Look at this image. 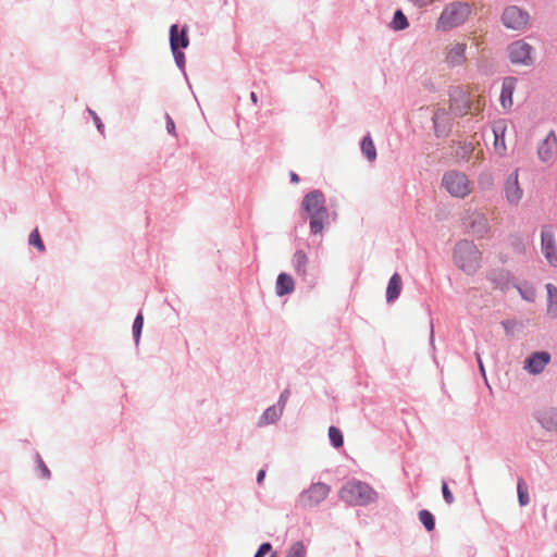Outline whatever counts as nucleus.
<instances>
[{"label": "nucleus", "instance_id": "nucleus-1", "mask_svg": "<svg viewBox=\"0 0 557 557\" xmlns=\"http://www.w3.org/2000/svg\"><path fill=\"white\" fill-rule=\"evenodd\" d=\"M454 263L468 275L474 274L481 267L482 252L471 240H460L454 248Z\"/></svg>", "mask_w": 557, "mask_h": 557}, {"label": "nucleus", "instance_id": "nucleus-2", "mask_svg": "<svg viewBox=\"0 0 557 557\" xmlns=\"http://www.w3.org/2000/svg\"><path fill=\"white\" fill-rule=\"evenodd\" d=\"M324 202V195L319 190L310 191L304 197L302 208L310 216V230L313 234L322 233L324 221L327 219Z\"/></svg>", "mask_w": 557, "mask_h": 557}, {"label": "nucleus", "instance_id": "nucleus-3", "mask_svg": "<svg viewBox=\"0 0 557 557\" xmlns=\"http://www.w3.org/2000/svg\"><path fill=\"white\" fill-rule=\"evenodd\" d=\"M339 497L351 506H366L375 502L376 492L367 483L351 481L346 483L339 491Z\"/></svg>", "mask_w": 557, "mask_h": 557}, {"label": "nucleus", "instance_id": "nucleus-4", "mask_svg": "<svg viewBox=\"0 0 557 557\" xmlns=\"http://www.w3.org/2000/svg\"><path fill=\"white\" fill-rule=\"evenodd\" d=\"M470 15V7L466 3L454 2L444 8L436 27L441 30L453 29L467 21Z\"/></svg>", "mask_w": 557, "mask_h": 557}, {"label": "nucleus", "instance_id": "nucleus-5", "mask_svg": "<svg viewBox=\"0 0 557 557\" xmlns=\"http://www.w3.org/2000/svg\"><path fill=\"white\" fill-rule=\"evenodd\" d=\"M442 184L454 197L465 198L472 191V184L465 173L450 171L444 174Z\"/></svg>", "mask_w": 557, "mask_h": 557}, {"label": "nucleus", "instance_id": "nucleus-6", "mask_svg": "<svg viewBox=\"0 0 557 557\" xmlns=\"http://www.w3.org/2000/svg\"><path fill=\"white\" fill-rule=\"evenodd\" d=\"M331 490V486L325 483H312L307 490L300 493L298 503L304 508H313L326 499Z\"/></svg>", "mask_w": 557, "mask_h": 557}, {"label": "nucleus", "instance_id": "nucleus-7", "mask_svg": "<svg viewBox=\"0 0 557 557\" xmlns=\"http://www.w3.org/2000/svg\"><path fill=\"white\" fill-rule=\"evenodd\" d=\"M462 224L469 234L478 238H485L491 235L488 219L484 213L478 211L469 212L463 218Z\"/></svg>", "mask_w": 557, "mask_h": 557}, {"label": "nucleus", "instance_id": "nucleus-8", "mask_svg": "<svg viewBox=\"0 0 557 557\" xmlns=\"http://www.w3.org/2000/svg\"><path fill=\"white\" fill-rule=\"evenodd\" d=\"M529 14L519 7L511 5L504 10L502 15L503 24L510 29L522 30L529 24Z\"/></svg>", "mask_w": 557, "mask_h": 557}, {"label": "nucleus", "instance_id": "nucleus-9", "mask_svg": "<svg viewBox=\"0 0 557 557\" xmlns=\"http://www.w3.org/2000/svg\"><path fill=\"white\" fill-rule=\"evenodd\" d=\"M541 248L546 261L557 267V246L554 231L550 226H543L541 232Z\"/></svg>", "mask_w": 557, "mask_h": 557}, {"label": "nucleus", "instance_id": "nucleus-10", "mask_svg": "<svg viewBox=\"0 0 557 557\" xmlns=\"http://www.w3.org/2000/svg\"><path fill=\"white\" fill-rule=\"evenodd\" d=\"M511 63L529 65L532 63V47L523 40H517L508 47Z\"/></svg>", "mask_w": 557, "mask_h": 557}, {"label": "nucleus", "instance_id": "nucleus-11", "mask_svg": "<svg viewBox=\"0 0 557 557\" xmlns=\"http://www.w3.org/2000/svg\"><path fill=\"white\" fill-rule=\"evenodd\" d=\"M552 356L547 351L533 352L524 360L523 369L530 374L542 373L550 362Z\"/></svg>", "mask_w": 557, "mask_h": 557}, {"label": "nucleus", "instance_id": "nucleus-12", "mask_svg": "<svg viewBox=\"0 0 557 557\" xmlns=\"http://www.w3.org/2000/svg\"><path fill=\"white\" fill-rule=\"evenodd\" d=\"M467 45L462 42H451L446 46L445 62L450 66L461 65L466 61Z\"/></svg>", "mask_w": 557, "mask_h": 557}, {"label": "nucleus", "instance_id": "nucleus-13", "mask_svg": "<svg viewBox=\"0 0 557 557\" xmlns=\"http://www.w3.org/2000/svg\"><path fill=\"white\" fill-rule=\"evenodd\" d=\"M434 131L437 136H446L451 126V114L446 109H437L433 114Z\"/></svg>", "mask_w": 557, "mask_h": 557}, {"label": "nucleus", "instance_id": "nucleus-14", "mask_svg": "<svg viewBox=\"0 0 557 557\" xmlns=\"http://www.w3.org/2000/svg\"><path fill=\"white\" fill-rule=\"evenodd\" d=\"M170 45L171 50L184 49L189 45V38L187 36V27L184 26L181 32L176 24L170 27Z\"/></svg>", "mask_w": 557, "mask_h": 557}, {"label": "nucleus", "instance_id": "nucleus-15", "mask_svg": "<svg viewBox=\"0 0 557 557\" xmlns=\"http://www.w3.org/2000/svg\"><path fill=\"white\" fill-rule=\"evenodd\" d=\"M506 198L509 202L517 205L521 197H522V190L518 183V174L517 172L511 174L506 183L505 187Z\"/></svg>", "mask_w": 557, "mask_h": 557}, {"label": "nucleus", "instance_id": "nucleus-16", "mask_svg": "<svg viewBox=\"0 0 557 557\" xmlns=\"http://www.w3.org/2000/svg\"><path fill=\"white\" fill-rule=\"evenodd\" d=\"M516 83L517 79L515 77H506L503 82L500 103L504 109H510L512 107V95L516 88Z\"/></svg>", "mask_w": 557, "mask_h": 557}, {"label": "nucleus", "instance_id": "nucleus-17", "mask_svg": "<svg viewBox=\"0 0 557 557\" xmlns=\"http://www.w3.org/2000/svg\"><path fill=\"white\" fill-rule=\"evenodd\" d=\"M505 132H506V122L504 120H499L494 123L493 133H494V148L497 153L500 156L506 152V144H505Z\"/></svg>", "mask_w": 557, "mask_h": 557}, {"label": "nucleus", "instance_id": "nucleus-18", "mask_svg": "<svg viewBox=\"0 0 557 557\" xmlns=\"http://www.w3.org/2000/svg\"><path fill=\"white\" fill-rule=\"evenodd\" d=\"M557 153V137L549 134L539 148V156L543 161H548Z\"/></svg>", "mask_w": 557, "mask_h": 557}, {"label": "nucleus", "instance_id": "nucleus-19", "mask_svg": "<svg viewBox=\"0 0 557 557\" xmlns=\"http://www.w3.org/2000/svg\"><path fill=\"white\" fill-rule=\"evenodd\" d=\"M401 287H403L401 277H400V275L398 273H395L391 277V280L388 282V285H387V288H386V300L388 302H392L395 299H397L398 296L400 295Z\"/></svg>", "mask_w": 557, "mask_h": 557}, {"label": "nucleus", "instance_id": "nucleus-20", "mask_svg": "<svg viewBox=\"0 0 557 557\" xmlns=\"http://www.w3.org/2000/svg\"><path fill=\"white\" fill-rule=\"evenodd\" d=\"M455 156L460 160H469L474 152L475 146L472 141H457L453 146Z\"/></svg>", "mask_w": 557, "mask_h": 557}, {"label": "nucleus", "instance_id": "nucleus-21", "mask_svg": "<svg viewBox=\"0 0 557 557\" xmlns=\"http://www.w3.org/2000/svg\"><path fill=\"white\" fill-rule=\"evenodd\" d=\"M294 280L290 275L286 273H281L277 276L276 281V294L278 296H284L286 294H290L294 290Z\"/></svg>", "mask_w": 557, "mask_h": 557}, {"label": "nucleus", "instance_id": "nucleus-22", "mask_svg": "<svg viewBox=\"0 0 557 557\" xmlns=\"http://www.w3.org/2000/svg\"><path fill=\"white\" fill-rule=\"evenodd\" d=\"M546 289L548 297L547 313L552 318H557V287L554 286L553 284H547Z\"/></svg>", "mask_w": 557, "mask_h": 557}, {"label": "nucleus", "instance_id": "nucleus-23", "mask_svg": "<svg viewBox=\"0 0 557 557\" xmlns=\"http://www.w3.org/2000/svg\"><path fill=\"white\" fill-rule=\"evenodd\" d=\"M361 151L369 161H374L376 158V149L370 135L366 136L361 143Z\"/></svg>", "mask_w": 557, "mask_h": 557}, {"label": "nucleus", "instance_id": "nucleus-24", "mask_svg": "<svg viewBox=\"0 0 557 557\" xmlns=\"http://www.w3.org/2000/svg\"><path fill=\"white\" fill-rule=\"evenodd\" d=\"M294 263L297 273L305 275L306 274V268L308 264V257L302 250L296 251L294 256Z\"/></svg>", "mask_w": 557, "mask_h": 557}, {"label": "nucleus", "instance_id": "nucleus-25", "mask_svg": "<svg viewBox=\"0 0 557 557\" xmlns=\"http://www.w3.org/2000/svg\"><path fill=\"white\" fill-rule=\"evenodd\" d=\"M517 492H518L519 504L521 506L528 505L529 500H530L529 492H528V486H527L525 482L522 479L518 480Z\"/></svg>", "mask_w": 557, "mask_h": 557}, {"label": "nucleus", "instance_id": "nucleus-26", "mask_svg": "<svg viewBox=\"0 0 557 557\" xmlns=\"http://www.w3.org/2000/svg\"><path fill=\"white\" fill-rule=\"evenodd\" d=\"M409 25L407 17L404 13L398 10L395 12L394 18L392 21V28L395 30H401L407 28Z\"/></svg>", "mask_w": 557, "mask_h": 557}, {"label": "nucleus", "instance_id": "nucleus-27", "mask_svg": "<svg viewBox=\"0 0 557 557\" xmlns=\"http://www.w3.org/2000/svg\"><path fill=\"white\" fill-rule=\"evenodd\" d=\"M329 437L332 443V445L336 448H339L344 444L343 434L339 429L335 426H331L329 429Z\"/></svg>", "mask_w": 557, "mask_h": 557}, {"label": "nucleus", "instance_id": "nucleus-28", "mask_svg": "<svg viewBox=\"0 0 557 557\" xmlns=\"http://www.w3.org/2000/svg\"><path fill=\"white\" fill-rule=\"evenodd\" d=\"M419 519L428 531H433L435 522L432 513L429 510H421L419 512Z\"/></svg>", "mask_w": 557, "mask_h": 557}, {"label": "nucleus", "instance_id": "nucleus-29", "mask_svg": "<svg viewBox=\"0 0 557 557\" xmlns=\"http://www.w3.org/2000/svg\"><path fill=\"white\" fill-rule=\"evenodd\" d=\"M280 414H281V409H276L275 407H270L264 411V413L262 416V420L264 421V423H272L278 419Z\"/></svg>", "mask_w": 557, "mask_h": 557}, {"label": "nucleus", "instance_id": "nucleus-30", "mask_svg": "<svg viewBox=\"0 0 557 557\" xmlns=\"http://www.w3.org/2000/svg\"><path fill=\"white\" fill-rule=\"evenodd\" d=\"M143 326H144V317L141 313H139L135 318V321L133 324V333H134V338H135L136 344H138V342H139Z\"/></svg>", "mask_w": 557, "mask_h": 557}, {"label": "nucleus", "instance_id": "nucleus-31", "mask_svg": "<svg viewBox=\"0 0 557 557\" xmlns=\"http://www.w3.org/2000/svg\"><path fill=\"white\" fill-rule=\"evenodd\" d=\"M29 244L35 246L39 251H45V245L39 235L38 228H35L29 235Z\"/></svg>", "mask_w": 557, "mask_h": 557}, {"label": "nucleus", "instance_id": "nucleus-32", "mask_svg": "<svg viewBox=\"0 0 557 557\" xmlns=\"http://www.w3.org/2000/svg\"><path fill=\"white\" fill-rule=\"evenodd\" d=\"M306 556V548L302 543L297 542L295 543L286 557H305Z\"/></svg>", "mask_w": 557, "mask_h": 557}, {"label": "nucleus", "instance_id": "nucleus-33", "mask_svg": "<svg viewBox=\"0 0 557 557\" xmlns=\"http://www.w3.org/2000/svg\"><path fill=\"white\" fill-rule=\"evenodd\" d=\"M442 492H443V497H444L445 502L447 504H453L454 496H453L451 492L449 491L446 482H443V484H442Z\"/></svg>", "mask_w": 557, "mask_h": 557}, {"label": "nucleus", "instance_id": "nucleus-34", "mask_svg": "<svg viewBox=\"0 0 557 557\" xmlns=\"http://www.w3.org/2000/svg\"><path fill=\"white\" fill-rule=\"evenodd\" d=\"M176 64L182 69L185 64V54L180 49L172 50Z\"/></svg>", "mask_w": 557, "mask_h": 557}, {"label": "nucleus", "instance_id": "nucleus-35", "mask_svg": "<svg viewBox=\"0 0 557 557\" xmlns=\"http://www.w3.org/2000/svg\"><path fill=\"white\" fill-rule=\"evenodd\" d=\"M456 99H453V102L450 104V109L453 110V113L455 115H463L468 112V109H469V106L466 103L465 104V108L462 109H459L457 106H456Z\"/></svg>", "mask_w": 557, "mask_h": 557}, {"label": "nucleus", "instance_id": "nucleus-36", "mask_svg": "<svg viewBox=\"0 0 557 557\" xmlns=\"http://www.w3.org/2000/svg\"><path fill=\"white\" fill-rule=\"evenodd\" d=\"M271 544L270 543H263L260 545L259 549L257 550L255 557H264L265 554H268L271 550Z\"/></svg>", "mask_w": 557, "mask_h": 557}, {"label": "nucleus", "instance_id": "nucleus-37", "mask_svg": "<svg viewBox=\"0 0 557 557\" xmlns=\"http://www.w3.org/2000/svg\"><path fill=\"white\" fill-rule=\"evenodd\" d=\"M414 5L419 8H424L426 5L432 4L435 0H410Z\"/></svg>", "mask_w": 557, "mask_h": 557}, {"label": "nucleus", "instance_id": "nucleus-38", "mask_svg": "<svg viewBox=\"0 0 557 557\" xmlns=\"http://www.w3.org/2000/svg\"><path fill=\"white\" fill-rule=\"evenodd\" d=\"M166 128L170 134H175V124L170 116H168Z\"/></svg>", "mask_w": 557, "mask_h": 557}, {"label": "nucleus", "instance_id": "nucleus-39", "mask_svg": "<svg viewBox=\"0 0 557 557\" xmlns=\"http://www.w3.org/2000/svg\"><path fill=\"white\" fill-rule=\"evenodd\" d=\"M264 478H265V471L264 470H260L258 472V475H257V482L259 484H261L263 482Z\"/></svg>", "mask_w": 557, "mask_h": 557}, {"label": "nucleus", "instance_id": "nucleus-40", "mask_svg": "<svg viewBox=\"0 0 557 557\" xmlns=\"http://www.w3.org/2000/svg\"><path fill=\"white\" fill-rule=\"evenodd\" d=\"M289 396V391L285 389L281 395V401L285 403Z\"/></svg>", "mask_w": 557, "mask_h": 557}, {"label": "nucleus", "instance_id": "nucleus-41", "mask_svg": "<svg viewBox=\"0 0 557 557\" xmlns=\"http://www.w3.org/2000/svg\"><path fill=\"white\" fill-rule=\"evenodd\" d=\"M290 181L293 183L297 184L299 182V176L296 173L292 172L290 173Z\"/></svg>", "mask_w": 557, "mask_h": 557}, {"label": "nucleus", "instance_id": "nucleus-42", "mask_svg": "<svg viewBox=\"0 0 557 557\" xmlns=\"http://www.w3.org/2000/svg\"><path fill=\"white\" fill-rule=\"evenodd\" d=\"M476 358H478V362H479V366H480V370H481L482 374L484 375L485 371H484V367H483V363L481 361V358H480L479 354L476 355Z\"/></svg>", "mask_w": 557, "mask_h": 557}, {"label": "nucleus", "instance_id": "nucleus-43", "mask_svg": "<svg viewBox=\"0 0 557 557\" xmlns=\"http://www.w3.org/2000/svg\"><path fill=\"white\" fill-rule=\"evenodd\" d=\"M250 98H251V101H252L255 104H257V103H258V97H257L256 92H253V91H252V92L250 94Z\"/></svg>", "mask_w": 557, "mask_h": 557}, {"label": "nucleus", "instance_id": "nucleus-44", "mask_svg": "<svg viewBox=\"0 0 557 557\" xmlns=\"http://www.w3.org/2000/svg\"><path fill=\"white\" fill-rule=\"evenodd\" d=\"M95 123L97 124V127L99 131H101L102 124L100 123V119L95 115Z\"/></svg>", "mask_w": 557, "mask_h": 557}, {"label": "nucleus", "instance_id": "nucleus-45", "mask_svg": "<svg viewBox=\"0 0 557 557\" xmlns=\"http://www.w3.org/2000/svg\"><path fill=\"white\" fill-rule=\"evenodd\" d=\"M480 153H482V150H479V152H476V158H479Z\"/></svg>", "mask_w": 557, "mask_h": 557}, {"label": "nucleus", "instance_id": "nucleus-46", "mask_svg": "<svg viewBox=\"0 0 557 557\" xmlns=\"http://www.w3.org/2000/svg\"><path fill=\"white\" fill-rule=\"evenodd\" d=\"M480 153H482V150H479V152H476V158H479Z\"/></svg>", "mask_w": 557, "mask_h": 557}]
</instances>
